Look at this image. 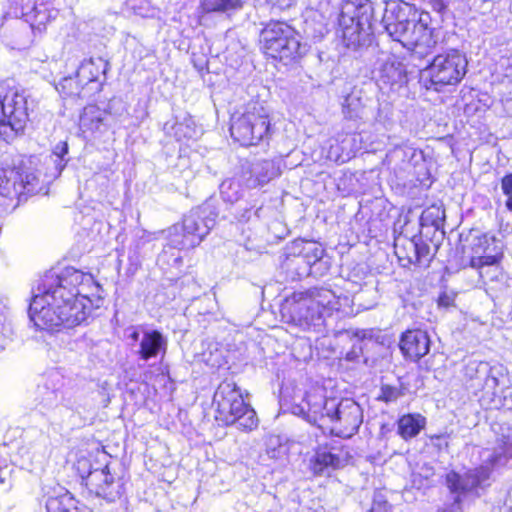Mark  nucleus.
<instances>
[{
    "label": "nucleus",
    "instance_id": "obj_43",
    "mask_svg": "<svg viewBox=\"0 0 512 512\" xmlns=\"http://www.w3.org/2000/svg\"><path fill=\"white\" fill-rule=\"evenodd\" d=\"M482 258L485 266L495 265L499 261L498 255H484Z\"/></svg>",
    "mask_w": 512,
    "mask_h": 512
},
{
    "label": "nucleus",
    "instance_id": "obj_25",
    "mask_svg": "<svg viewBox=\"0 0 512 512\" xmlns=\"http://www.w3.org/2000/svg\"><path fill=\"white\" fill-rule=\"evenodd\" d=\"M109 63L101 57L84 60L77 70V78L83 86L90 82L98 81L100 75H105Z\"/></svg>",
    "mask_w": 512,
    "mask_h": 512
},
{
    "label": "nucleus",
    "instance_id": "obj_16",
    "mask_svg": "<svg viewBox=\"0 0 512 512\" xmlns=\"http://www.w3.org/2000/svg\"><path fill=\"white\" fill-rule=\"evenodd\" d=\"M36 26V21L14 18L1 24V35L12 49H25L33 43L36 33H42L46 28V25H41V28Z\"/></svg>",
    "mask_w": 512,
    "mask_h": 512
},
{
    "label": "nucleus",
    "instance_id": "obj_26",
    "mask_svg": "<svg viewBox=\"0 0 512 512\" xmlns=\"http://www.w3.org/2000/svg\"><path fill=\"white\" fill-rule=\"evenodd\" d=\"M342 464V458L326 447L319 448L311 459V469L316 475L324 474L329 468L337 469Z\"/></svg>",
    "mask_w": 512,
    "mask_h": 512
},
{
    "label": "nucleus",
    "instance_id": "obj_11",
    "mask_svg": "<svg viewBox=\"0 0 512 512\" xmlns=\"http://www.w3.org/2000/svg\"><path fill=\"white\" fill-rule=\"evenodd\" d=\"M490 477V469L486 466H479L467 471L464 475L450 472L446 476L447 487L452 495V503L446 505L438 512H463L462 495L474 492L482 487Z\"/></svg>",
    "mask_w": 512,
    "mask_h": 512
},
{
    "label": "nucleus",
    "instance_id": "obj_15",
    "mask_svg": "<svg viewBox=\"0 0 512 512\" xmlns=\"http://www.w3.org/2000/svg\"><path fill=\"white\" fill-rule=\"evenodd\" d=\"M58 11L52 9L50 4L40 0H9V8L4 15L14 18H22L27 21H36L37 27L47 25L56 17Z\"/></svg>",
    "mask_w": 512,
    "mask_h": 512
},
{
    "label": "nucleus",
    "instance_id": "obj_41",
    "mask_svg": "<svg viewBox=\"0 0 512 512\" xmlns=\"http://www.w3.org/2000/svg\"><path fill=\"white\" fill-rule=\"evenodd\" d=\"M0 484H7L11 487V469L8 467L0 468Z\"/></svg>",
    "mask_w": 512,
    "mask_h": 512
},
{
    "label": "nucleus",
    "instance_id": "obj_13",
    "mask_svg": "<svg viewBox=\"0 0 512 512\" xmlns=\"http://www.w3.org/2000/svg\"><path fill=\"white\" fill-rule=\"evenodd\" d=\"M332 401H335V399L326 398L321 389L314 388L305 392L299 402H294L291 411L307 422L323 428L328 424L330 417L328 406Z\"/></svg>",
    "mask_w": 512,
    "mask_h": 512
},
{
    "label": "nucleus",
    "instance_id": "obj_44",
    "mask_svg": "<svg viewBox=\"0 0 512 512\" xmlns=\"http://www.w3.org/2000/svg\"><path fill=\"white\" fill-rule=\"evenodd\" d=\"M453 303V298H451L450 296L448 295H441L439 297V300H438V304L439 306H442V307H449L451 306Z\"/></svg>",
    "mask_w": 512,
    "mask_h": 512
},
{
    "label": "nucleus",
    "instance_id": "obj_54",
    "mask_svg": "<svg viewBox=\"0 0 512 512\" xmlns=\"http://www.w3.org/2000/svg\"><path fill=\"white\" fill-rule=\"evenodd\" d=\"M258 213H259V209L255 211V215H256L257 217H259Z\"/></svg>",
    "mask_w": 512,
    "mask_h": 512
},
{
    "label": "nucleus",
    "instance_id": "obj_33",
    "mask_svg": "<svg viewBox=\"0 0 512 512\" xmlns=\"http://www.w3.org/2000/svg\"><path fill=\"white\" fill-rule=\"evenodd\" d=\"M445 217V211L438 206H431L422 212L420 221L422 226H433L438 229Z\"/></svg>",
    "mask_w": 512,
    "mask_h": 512
},
{
    "label": "nucleus",
    "instance_id": "obj_12",
    "mask_svg": "<svg viewBox=\"0 0 512 512\" xmlns=\"http://www.w3.org/2000/svg\"><path fill=\"white\" fill-rule=\"evenodd\" d=\"M328 410L331 433L342 438H350L357 433L363 422V411L357 402L350 398L339 402L335 400L330 402Z\"/></svg>",
    "mask_w": 512,
    "mask_h": 512
},
{
    "label": "nucleus",
    "instance_id": "obj_19",
    "mask_svg": "<svg viewBox=\"0 0 512 512\" xmlns=\"http://www.w3.org/2000/svg\"><path fill=\"white\" fill-rule=\"evenodd\" d=\"M289 251L291 254L303 258V261L314 269L315 276H322L329 269L328 261L324 260L325 250L315 241L297 239L292 242Z\"/></svg>",
    "mask_w": 512,
    "mask_h": 512
},
{
    "label": "nucleus",
    "instance_id": "obj_27",
    "mask_svg": "<svg viewBox=\"0 0 512 512\" xmlns=\"http://www.w3.org/2000/svg\"><path fill=\"white\" fill-rule=\"evenodd\" d=\"M282 269L286 272L287 278L291 281H296L302 277L311 275L313 268L303 261V258L295 254H289L282 263Z\"/></svg>",
    "mask_w": 512,
    "mask_h": 512
},
{
    "label": "nucleus",
    "instance_id": "obj_22",
    "mask_svg": "<svg viewBox=\"0 0 512 512\" xmlns=\"http://www.w3.org/2000/svg\"><path fill=\"white\" fill-rule=\"evenodd\" d=\"M403 354L412 361H418L428 354L430 338L426 331L415 329L406 331L400 341Z\"/></svg>",
    "mask_w": 512,
    "mask_h": 512
},
{
    "label": "nucleus",
    "instance_id": "obj_50",
    "mask_svg": "<svg viewBox=\"0 0 512 512\" xmlns=\"http://www.w3.org/2000/svg\"><path fill=\"white\" fill-rule=\"evenodd\" d=\"M480 243L484 242L487 243L489 240H494L493 236H489L487 234H483L482 237H480Z\"/></svg>",
    "mask_w": 512,
    "mask_h": 512
},
{
    "label": "nucleus",
    "instance_id": "obj_3",
    "mask_svg": "<svg viewBox=\"0 0 512 512\" xmlns=\"http://www.w3.org/2000/svg\"><path fill=\"white\" fill-rule=\"evenodd\" d=\"M340 309L339 298L329 289L296 292L282 305V317L302 329L320 327L325 319Z\"/></svg>",
    "mask_w": 512,
    "mask_h": 512
},
{
    "label": "nucleus",
    "instance_id": "obj_29",
    "mask_svg": "<svg viewBox=\"0 0 512 512\" xmlns=\"http://www.w3.org/2000/svg\"><path fill=\"white\" fill-rule=\"evenodd\" d=\"M426 419L420 414H407L398 420V433L407 440L417 436L425 427Z\"/></svg>",
    "mask_w": 512,
    "mask_h": 512
},
{
    "label": "nucleus",
    "instance_id": "obj_18",
    "mask_svg": "<svg viewBox=\"0 0 512 512\" xmlns=\"http://www.w3.org/2000/svg\"><path fill=\"white\" fill-rule=\"evenodd\" d=\"M395 254L400 260L406 259L410 264L420 267H428L432 259L430 245L421 237L414 236L411 239L397 237L394 243Z\"/></svg>",
    "mask_w": 512,
    "mask_h": 512
},
{
    "label": "nucleus",
    "instance_id": "obj_6",
    "mask_svg": "<svg viewBox=\"0 0 512 512\" xmlns=\"http://www.w3.org/2000/svg\"><path fill=\"white\" fill-rule=\"evenodd\" d=\"M216 420L224 425H237L239 429L251 431L258 426L254 409L247 404L240 389L233 382L223 381L214 393Z\"/></svg>",
    "mask_w": 512,
    "mask_h": 512
},
{
    "label": "nucleus",
    "instance_id": "obj_10",
    "mask_svg": "<svg viewBox=\"0 0 512 512\" xmlns=\"http://www.w3.org/2000/svg\"><path fill=\"white\" fill-rule=\"evenodd\" d=\"M89 467V461L86 459H81L77 463V470L89 492L107 502L120 499L124 493V481L120 476L112 473L111 466L105 465L102 469L97 468L86 472V468Z\"/></svg>",
    "mask_w": 512,
    "mask_h": 512
},
{
    "label": "nucleus",
    "instance_id": "obj_4",
    "mask_svg": "<svg viewBox=\"0 0 512 512\" xmlns=\"http://www.w3.org/2000/svg\"><path fill=\"white\" fill-rule=\"evenodd\" d=\"M217 217L218 213L209 201L191 209L182 223L169 228V245L179 250L198 246L215 226Z\"/></svg>",
    "mask_w": 512,
    "mask_h": 512
},
{
    "label": "nucleus",
    "instance_id": "obj_28",
    "mask_svg": "<svg viewBox=\"0 0 512 512\" xmlns=\"http://www.w3.org/2000/svg\"><path fill=\"white\" fill-rule=\"evenodd\" d=\"M467 375L473 379L474 377L482 386L494 390L498 386V378L493 373V368L487 362L472 363L467 367Z\"/></svg>",
    "mask_w": 512,
    "mask_h": 512
},
{
    "label": "nucleus",
    "instance_id": "obj_1",
    "mask_svg": "<svg viewBox=\"0 0 512 512\" xmlns=\"http://www.w3.org/2000/svg\"><path fill=\"white\" fill-rule=\"evenodd\" d=\"M94 284L91 274L73 267L60 274H46L29 305V318L39 330L58 331L84 322L90 313L88 292Z\"/></svg>",
    "mask_w": 512,
    "mask_h": 512
},
{
    "label": "nucleus",
    "instance_id": "obj_7",
    "mask_svg": "<svg viewBox=\"0 0 512 512\" xmlns=\"http://www.w3.org/2000/svg\"><path fill=\"white\" fill-rule=\"evenodd\" d=\"M263 52L285 64L294 62L307 52V45L301 43L300 35L285 22H270L260 34Z\"/></svg>",
    "mask_w": 512,
    "mask_h": 512
},
{
    "label": "nucleus",
    "instance_id": "obj_45",
    "mask_svg": "<svg viewBox=\"0 0 512 512\" xmlns=\"http://www.w3.org/2000/svg\"><path fill=\"white\" fill-rule=\"evenodd\" d=\"M470 265H471V267L477 268V269L482 268V267L485 266L484 262H483L482 256H480V257H473L471 259V261H470Z\"/></svg>",
    "mask_w": 512,
    "mask_h": 512
},
{
    "label": "nucleus",
    "instance_id": "obj_48",
    "mask_svg": "<svg viewBox=\"0 0 512 512\" xmlns=\"http://www.w3.org/2000/svg\"><path fill=\"white\" fill-rule=\"evenodd\" d=\"M507 196V200H506V208L512 212V194H509V195H506Z\"/></svg>",
    "mask_w": 512,
    "mask_h": 512
},
{
    "label": "nucleus",
    "instance_id": "obj_46",
    "mask_svg": "<svg viewBox=\"0 0 512 512\" xmlns=\"http://www.w3.org/2000/svg\"><path fill=\"white\" fill-rule=\"evenodd\" d=\"M251 217V209H245L244 212L238 216V220L242 222L249 221Z\"/></svg>",
    "mask_w": 512,
    "mask_h": 512
},
{
    "label": "nucleus",
    "instance_id": "obj_37",
    "mask_svg": "<svg viewBox=\"0 0 512 512\" xmlns=\"http://www.w3.org/2000/svg\"><path fill=\"white\" fill-rule=\"evenodd\" d=\"M192 124L193 122L190 119H185L183 122L175 123L173 126L175 137L178 140L194 138L197 132Z\"/></svg>",
    "mask_w": 512,
    "mask_h": 512
},
{
    "label": "nucleus",
    "instance_id": "obj_34",
    "mask_svg": "<svg viewBox=\"0 0 512 512\" xmlns=\"http://www.w3.org/2000/svg\"><path fill=\"white\" fill-rule=\"evenodd\" d=\"M68 152L69 147L67 142L65 141H60L59 143H57L52 150L51 157L53 158L55 168L58 171V174H60L63 171V169L66 167L69 161V158L67 157Z\"/></svg>",
    "mask_w": 512,
    "mask_h": 512
},
{
    "label": "nucleus",
    "instance_id": "obj_9",
    "mask_svg": "<svg viewBox=\"0 0 512 512\" xmlns=\"http://www.w3.org/2000/svg\"><path fill=\"white\" fill-rule=\"evenodd\" d=\"M467 65L466 56L451 49L434 56L421 77L427 89L441 91L445 86L458 84L467 72Z\"/></svg>",
    "mask_w": 512,
    "mask_h": 512
},
{
    "label": "nucleus",
    "instance_id": "obj_23",
    "mask_svg": "<svg viewBox=\"0 0 512 512\" xmlns=\"http://www.w3.org/2000/svg\"><path fill=\"white\" fill-rule=\"evenodd\" d=\"M281 161L275 159H262L252 163L251 177L247 180L249 188H256L269 183L281 174Z\"/></svg>",
    "mask_w": 512,
    "mask_h": 512
},
{
    "label": "nucleus",
    "instance_id": "obj_55",
    "mask_svg": "<svg viewBox=\"0 0 512 512\" xmlns=\"http://www.w3.org/2000/svg\"><path fill=\"white\" fill-rule=\"evenodd\" d=\"M52 394L54 395V398L56 399L57 398V393L56 392H52Z\"/></svg>",
    "mask_w": 512,
    "mask_h": 512
},
{
    "label": "nucleus",
    "instance_id": "obj_40",
    "mask_svg": "<svg viewBox=\"0 0 512 512\" xmlns=\"http://www.w3.org/2000/svg\"><path fill=\"white\" fill-rule=\"evenodd\" d=\"M501 189L505 195L512 194V173H509L502 178Z\"/></svg>",
    "mask_w": 512,
    "mask_h": 512
},
{
    "label": "nucleus",
    "instance_id": "obj_31",
    "mask_svg": "<svg viewBox=\"0 0 512 512\" xmlns=\"http://www.w3.org/2000/svg\"><path fill=\"white\" fill-rule=\"evenodd\" d=\"M243 0H200V10L204 13H230L241 9Z\"/></svg>",
    "mask_w": 512,
    "mask_h": 512
},
{
    "label": "nucleus",
    "instance_id": "obj_39",
    "mask_svg": "<svg viewBox=\"0 0 512 512\" xmlns=\"http://www.w3.org/2000/svg\"><path fill=\"white\" fill-rule=\"evenodd\" d=\"M376 121L382 123L385 126L391 123V109L388 104L379 107Z\"/></svg>",
    "mask_w": 512,
    "mask_h": 512
},
{
    "label": "nucleus",
    "instance_id": "obj_21",
    "mask_svg": "<svg viewBox=\"0 0 512 512\" xmlns=\"http://www.w3.org/2000/svg\"><path fill=\"white\" fill-rule=\"evenodd\" d=\"M497 443L498 447L494 451H485L482 455L484 466L490 471L492 468L500 467L506 464L509 458H512V426L508 424H500L498 430Z\"/></svg>",
    "mask_w": 512,
    "mask_h": 512
},
{
    "label": "nucleus",
    "instance_id": "obj_42",
    "mask_svg": "<svg viewBox=\"0 0 512 512\" xmlns=\"http://www.w3.org/2000/svg\"><path fill=\"white\" fill-rule=\"evenodd\" d=\"M268 3H270L273 6H277L280 9H287L294 5L295 0H266Z\"/></svg>",
    "mask_w": 512,
    "mask_h": 512
},
{
    "label": "nucleus",
    "instance_id": "obj_32",
    "mask_svg": "<svg viewBox=\"0 0 512 512\" xmlns=\"http://www.w3.org/2000/svg\"><path fill=\"white\" fill-rule=\"evenodd\" d=\"M220 195L223 201L227 203H235L242 196V189L239 180L229 178L224 180L219 187Z\"/></svg>",
    "mask_w": 512,
    "mask_h": 512
},
{
    "label": "nucleus",
    "instance_id": "obj_35",
    "mask_svg": "<svg viewBox=\"0 0 512 512\" xmlns=\"http://www.w3.org/2000/svg\"><path fill=\"white\" fill-rule=\"evenodd\" d=\"M362 104L360 98L354 94L348 95L343 103V114L348 119H356L361 116Z\"/></svg>",
    "mask_w": 512,
    "mask_h": 512
},
{
    "label": "nucleus",
    "instance_id": "obj_14",
    "mask_svg": "<svg viewBox=\"0 0 512 512\" xmlns=\"http://www.w3.org/2000/svg\"><path fill=\"white\" fill-rule=\"evenodd\" d=\"M37 178L33 173L20 167H6L0 169V196L20 201L26 194L36 191Z\"/></svg>",
    "mask_w": 512,
    "mask_h": 512
},
{
    "label": "nucleus",
    "instance_id": "obj_51",
    "mask_svg": "<svg viewBox=\"0 0 512 512\" xmlns=\"http://www.w3.org/2000/svg\"><path fill=\"white\" fill-rule=\"evenodd\" d=\"M501 512H512V504H510L506 501L504 511H501Z\"/></svg>",
    "mask_w": 512,
    "mask_h": 512
},
{
    "label": "nucleus",
    "instance_id": "obj_8",
    "mask_svg": "<svg viewBox=\"0 0 512 512\" xmlns=\"http://www.w3.org/2000/svg\"><path fill=\"white\" fill-rule=\"evenodd\" d=\"M269 133V114L259 103H249L243 111H238L231 117L230 134L243 146L256 145L268 137Z\"/></svg>",
    "mask_w": 512,
    "mask_h": 512
},
{
    "label": "nucleus",
    "instance_id": "obj_5",
    "mask_svg": "<svg viewBox=\"0 0 512 512\" xmlns=\"http://www.w3.org/2000/svg\"><path fill=\"white\" fill-rule=\"evenodd\" d=\"M374 6L369 0L346 2L339 16L343 42L348 48L358 49L371 42L374 33Z\"/></svg>",
    "mask_w": 512,
    "mask_h": 512
},
{
    "label": "nucleus",
    "instance_id": "obj_49",
    "mask_svg": "<svg viewBox=\"0 0 512 512\" xmlns=\"http://www.w3.org/2000/svg\"><path fill=\"white\" fill-rule=\"evenodd\" d=\"M354 335L359 339H365L367 337V331H365V330L357 331V332H355Z\"/></svg>",
    "mask_w": 512,
    "mask_h": 512
},
{
    "label": "nucleus",
    "instance_id": "obj_2",
    "mask_svg": "<svg viewBox=\"0 0 512 512\" xmlns=\"http://www.w3.org/2000/svg\"><path fill=\"white\" fill-rule=\"evenodd\" d=\"M380 25L394 41L411 51L413 59H424L437 50L432 29L417 18L413 6L406 2H387Z\"/></svg>",
    "mask_w": 512,
    "mask_h": 512
},
{
    "label": "nucleus",
    "instance_id": "obj_47",
    "mask_svg": "<svg viewBox=\"0 0 512 512\" xmlns=\"http://www.w3.org/2000/svg\"><path fill=\"white\" fill-rule=\"evenodd\" d=\"M74 82V79L71 77L64 78L63 81L60 83V85L63 87V89L70 87L72 83Z\"/></svg>",
    "mask_w": 512,
    "mask_h": 512
},
{
    "label": "nucleus",
    "instance_id": "obj_30",
    "mask_svg": "<svg viewBox=\"0 0 512 512\" xmlns=\"http://www.w3.org/2000/svg\"><path fill=\"white\" fill-rule=\"evenodd\" d=\"M46 512H82L77 507L75 498L68 491L49 497L45 504Z\"/></svg>",
    "mask_w": 512,
    "mask_h": 512
},
{
    "label": "nucleus",
    "instance_id": "obj_20",
    "mask_svg": "<svg viewBox=\"0 0 512 512\" xmlns=\"http://www.w3.org/2000/svg\"><path fill=\"white\" fill-rule=\"evenodd\" d=\"M377 82L381 88L394 89L407 82L406 70L395 55H385L378 60Z\"/></svg>",
    "mask_w": 512,
    "mask_h": 512
},
{
    "label": "nucleus",
    "instance_id": "obj_17",
    "mask_svg": "<svg viewBox=\"0 0 512 512\" xmlns=\"http://www.w3.org/2000/svg\"><path fill=\"white\" fill-rule=\"evenodd\" d=\"M130 338L138 342L136 354L139 356V359L143 361H148L159 355L163 357L166 354L168 340L158 330L145 329L141 332L134 330L130 334Z\"/></svg>",
    "mask_w": 512,
    "mask_h": 512
},
{
    "label": "nucleus",
    "instance_id": "obj_24",
    "mask_svg": "<svg viewBox=\"0 0 512 512\" xmlns=\"http://www.w3.org/2000/svg\"><path fill=\"white\" fill-rule=\"evenodd\" d=\"M108 114L96 105H88L83 109L79 126L83 132H102L106 129Z\"/></svg>",
    "mask_w": 512,
    "mask_h": 512
},
{
    "label": "nucleus",
    "instance_id": "obj_53",
    "mask_svg": "<svg viewBox=\"0 0 512 512\" xmlns=\"http://www.w3.org/2000/svg\"><path fill=\"white\" fill-rule=\"evenodd\" d=\"M76 90L78 91V88H76ZM77 91H74V90H72V89H71V90L69 91V93H70V94H73V93H76Z\"/></svg>",
    "mask_w": 512,
    "mask_h": 512
},
{
    "label": "nucleus",
    "instance_id": "obj_52",
    "mask_svg": "<svg viewBox=\"0 0 512 512\" xmlns=\"http://www.w3.org/2000/svg\"><path fill=\"white\" fill-rule=\"evenodd\" d=\"M508 503L512 504V489L508 493V498L506 500Z\"/></svg>",
    "mask_w": 512,
    "mask_h": 512
},
{
    "label": "nucleus",
    "instance_id": "obj_38",
    "mask_svg": "<svg viewBox=\"0 0 512 512\" xmlns=\"http://www.w3.org/2000/svg\"><path fill=\"white\" fill-rule=\"evenodd\" d=\"M266 452L269 458L280 459L287 453V448L282 444L280 437H271Z\"/></svg>",
    "mask_w": 512,
    "mask_h": 512
},
{
    "label": "nucleus",
    "instance_id": "obj_36",
    "mask_svg": "<svg viewBox=\"0 0 512 512\" xmlns=\"http://www.w3.org/2000/svg\"><path fill=\"white\" fill-rule=\"evenodd\" d=\"M405 395V389L400 386L382 385L380 393L377 397L378 400L385 403L396 402L399 398Z\"/></svg>",
    "mask_w": 512,
    "mask_h": 512
}]
</instances>
